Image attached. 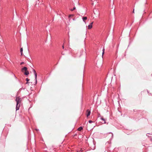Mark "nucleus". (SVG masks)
<instances>
[{
  "mask_svg": "<svg viewBox=\"0 0 152 152\" xmlns=\"http://www.w3.org/2000/svg\"><path fill=\"white\" fill-rule=\"evenodd\" d=\"M15 101L16 102V111L19 110L20 107V104L18 106V104H20L21 101V98H20L19 97H17L15 99Z\"/></svg>",
  "mask_w": 152,
  "mask_h": 152,
  "instance_id": "f257e3e1",
  "label": "nucleus"
},
{
  "mask_svg": "<svg viewBox=\"0 0 152 152\" xmlns=\"http://www.w3.org/2000/svg\"><path fill=\"white\" fill-rule=\"evenodd\" d=\"M95 144L96 142L94 141V140L93 139V140L91 141L88 145L90 148H91V149L94 150L95 149Z\"/></svg>",
  "mask_w": 152,
  "mask_h": 152,
  "instance_id": "f03ea898",
  "label": "nucleus"
},
{
  "mask_svg": "<svg viewBox=\"0 0 152 152\" xmlns=\"http://www.w3.org/2000/svg\"><path fill=\"white\" fill-rule=\"evenodd\" d=\"M34 73V76H35V84H36L37 83V73L36 71L34 69H32Z\"/></svg>",
  "mask_w": 152,
  "mask_h": 152,
  "instance_id": "7ed1b4c3",
  "label": "nucleus"
},
{
  "mask_svg": "<svg viewBox=\"0 0 152 152\" xmlns=\"http://www.w3.org/2000/svg\"><path fill=\"white\" fill-rule=\"evenodd\" d=\"M86 113H87L86 116L88 117L90 115L91 111L89 109H88L87 110Z\"/></svg>",
  "mask_w": 152,
  "mask_h": 152,
  "instance_id": "20e7f679",
  "label": "nucleus"
},
{
  "mask_svg": "<svg viewBox=\"0 0 152 152\" xmlns=\"http://www.w3.org/2000/svg\"><path fill=\"white\" fill-rule=\"evenodd\" d=\"M27 70V68L26 67H24L23 68L21 69V71L22 72H23L24 71H26Z\"/></svg>",
  "mask_w": 152,
  "mask_h": 152,
  "instance_id": "39448f33",
  "label": "nucleus"
},
{
  "mask_svg": "<svg viewBox=\"0 0 152 152\" xmlns=\"http://www.w3.org/2000/svg\"><path fill=\"white\" fill-rule=\"evenodd\" d=\"M93 23V22H92L88 26V29H91L92 28V25Z\"/></svg>",
  "mask_w": 152,
  "mask_h": 152,
  "instance_id": "423d86ee",
  "label": "nucleus"
},
{
  "mask_svg": "<svg viewBox=\"0 0 152 152\" xmlns=\"http://www.w3.org/2000/svg\"><path fill=\"white\" fill-rule=\"evenodd\" d=\"M87 17H84L82 18L83 21L85 23H86L85 20L87 19Z\"/></svg>",
  "mask_w": 152,
  "mask_h": 152,
  "instance_id": "0eeeda50",
  "label": "nucleus"
},
{
  "mask_svg": "<svg viewBox=\"0 0 152 152\" xmlns=\"http://www.w3.org/2000/svg\"><path fill=\"white\" fill-rule=\"evenodd\" d=\"M24 74L26 75H28L29 74V72L27 70V71L25 72L24 73Z\"/></svg>",
  "mask_w": 152,
  "mask_h": 152,
  "instance_id": "6e6552de",
  "label": "nucleus"
},
{
  "mask_svg": "<svg viewBox=\"0 0 152 152\" xmlns=\"http://www.w3.org/2000/svg\"><path fill=\"white\" fill-rule=\"evenodd\" d=\"M83 129V127L82 126H80L77 129V130L80 131Z\"/></svg>",
  "mask_w": 152,
  "mask_h": 152,
  "instance_id": "1a4fd4ad",
  "label": "nucleus"
},
{
  "mask_svg": "<svg viewBox=\"0 0 152 152\" xmlns=\"http://www.w3.org/2000/svg\"><path fill=\"white\" fill-rule=\"evenodd\" d=\"M23 48H21L20 49V52L21 55L22 56L23 54Z\"/></svg>",
  "mask_w": 152,
  "mask_h": 152,
  "instance_id": "9d476101",
  "label": "nucleus"
},
{
  "mask_svg": "<svg viewBox=\"0 0 152 152\" xmlns=\"http://www.w3.org/2000/svg\"><path fill=\"white\" fill-rule=\"evenodd\" d=\"M101 119L104 121V123L105 124L106 123V122H105V119L104 118H101Z\"/></svg>",
  "mask_w": 152,
  "mask_h": 152,
  "instance_id": "9b49d317",
  "label": "nucleus"
},
{
  "mask_svg": "<svg viewBox=\"0 0 152 152\" xmlns=\"http://www.w3.org/2000/svg\"><path fill=\"white\" fill-rule=\"evenodd\" d=\"M76 8L75 7H73V9H71L70 10H71V11H73L74 10H75L76 9Z\"/></svg>",
  "mask_w": 152,
  "mask_h": 152,
  "instance_id": "f8f14e48",
  "label": "nucleus"
},
{
  "mask_svg": "<svg viewBox=\"0 0 152 152\" xmlns=\"http://www.w3.org/2000/svg\"><path fill=\"white\" fill-rule=\"evenodd\" d=\"M104 48H103L102 50V56H103L104 53Z\"/></svg>",
  "mask_w": 152,
  "mask_h": 152,
  "instance_id": "ddd939ff",
  "label": "nucleus"
},
{
  "mask_svg": "<svg viewBox=\"0 0 152 152\" xmlns=\"http://www.w3.org/2000/svg\"><path fill=\"white\" fill-rule=\"evenodd\" d=\"M110 133H111V137L112 138H113V134L112 132H109Z\"/></svg>",
  "mask_w": 152,
  "mask_h": 152,
  "instance_id": "4468645a",
  "label": "nucleus"
},
{
  "mask_svg": "<svg viewBox=\"0 0 152 152\" xmlns=\"http://www.w3.org/2000/svg\"><path fill=\"white\" fill-rule=\"evenodd\" d=\"M88 122L89 123H91L93 122L91 120H89Z\"/></svg>",
  "mask_w": 152,
  "mask_h": 152,
  "instance_id": "2eb2a0df",
  "label": "nucleus"
},
{
  "mask_svg": "<svg viewBox=\"0 0 152 152\" xmlns=\"http://www.w3.org/2000/svg\"><path fill=\"white\" fill-rule=\"evenodd\" d=\"M152 134V133H147V134H146V136H148V137H149V135H148L147 134Z\"/></svg>",
  "mask_w": 152,
  "mask_h": 152,
  "instance_id": "dca6fc26",
  "label": "nucleus"
},
{
  "mask_svg": "<svg viewBox=\"0 0 152 152\" xmlns=\"http://www.w3.org/2000/svg\"><path fill=\"white\" fill-rule=\"evenodd\" d=\"M26 80L27 81V82H28L29 80V79L27 78L26 79Z\"/></svg>",
  "mask_w": 152,
  "mask_h": 152,
  "instance_id": "f3484780",
  "label": "nucleus"
},
{
  "mask_svg": "<svg viewBox=\"0 0 152 152\" xmlns=\"http://www.w3.org/2000/svg\"><path fill=\"white\" fill-rule=\"evenodd\" d=\"M148 94L149 95H152V94L151 93H149L148 91Z\"/></svg>",
  "mask_w": 152,
  "mask_h": 152,
  "instance_id": "a211bd4d",
  "label": "nucleus"
},
{
  "mask_svg": "<svg viewBox=\"0 0 152 152\" xmlns=\"http://www.w3.org/2000/svg\"><path fill=\"white\" fill-rule=\"evenodd\" d=\"M24 64V62H21L20 63V65H22V64Z\"/></svg>",
  "mask_w": 152,
  "mask_h": 152,
  "instance_id": "6ab92c4d",
  "label": "nucleus"
},
{
  "mask_svg": "<svg viewBox=\"0 0 152 152\" xmlns=\"http://www.w3.org/2000/svg\"><path fill=\"white\" fill-rule=\"evenodd\" d=\"M35 130H36V131H39V129H35Z\"/></svg>",
  "mask_w": 152,
  "mask_h": 152,
  "instance_id": "aec40b11",
  "label": "nucleus"
},
{
  "mask_svg": "<svg viewBox=\"0 0 152 152\" xmlns=\"http://www.w3.org/2000/svg\"><path fill=\"white\" fill-rule=\"evenodd\" d=\"M39 2H42V0H40V1H38Z\"/></svg>",
  "mask_w": 152,
  "mask_h": 152,
  "instance_id": "412c9836",
  "label": "nucleus"
},
{
  "mask_svg": "<svg viewBox=\"0 0 152 152\" xmlns=\"http://www.w3.org/2000/svg\"><path fill=\"white\" fill-rule=\"evenodd\" d=\"M29 83V82H26V84H27L28 83Z\"/></svg>",
  "mask_w": 152,
  "mask_h": 152,
  "instance_id": "4be33fe9",
  "label": "nucleus"
},
{
  "mask_svg": "<svg viewBox=\"0 0 152 152\" xmlns=\"http://www.w3.org/2000/svg\"><path fill=\"white\" fill-rule=\"evenodd\" d=\"M14 76H15V78L16 79H17V77H16L15 76V75L14 74Z\"/></svg>",
  "mask_w": 152,
  "mask_h": 152,
  "instance_id": "5701e85b",
  "label": "nucleus"
},
{
  "mask_svg": "<svg viewBox=\"0 0 152 152\" xmlns=\"http://www.w3.org/2000/svg\"><path fill=\"white\" fill-rule=\"evenodd\" d=\"M133 111H134V112H135V111H137V110H134Z\"/></svg>",
  "mask_w": 152,
  "mask_h": 152,
  "instance_id": "b1692460",
  "label": "nucleus"
},
{
  "mask_svg": "<svg viewBox=\"0 0 152 152\" xmlns=\"http://www.w3.org/2000/svg\"><path fill=\"white\" fill-rule=\"evenodd\" d=\"M133 13H134V9H133Z\"/></svg>",
  "mask_w": 152,
  "mask_h": 152,
  "instance_id": "393cba45",
  "label": "nucleus"
},
{
  "mask_svg": "<svg viewBox=\"0 0 152 152\" xmlns=\"http://www.w3.org/2000/svg\"><path fill=\"white\" fill-rule=\"evenodd\" d=\"M96 11H97L98 14H99L98 12L96 10Z\"/></svg>",
  "mask_w": 152,
  "mask_h": 152,
  "instance_id": "a878e982",
  "label": "nucleus"
},
{
  "mask_svg": "<svg viewBox=\"0 0 152 152\" xmlns=\"http://www.w3.org/2000/svg\"><path fill=\"white\" fill-rule=\"evenodd\" d=\"M62 48H63V49H64V45H63V46H62Z\"/></svg>",
  "mask_w": 152,
  "mask_h": 152,
  "instance_id": "bb28decb",
  "label": "nucleus"
},
{
  "mask_svg": "<svg viewBox=\"0 0 152 152\" xmlns=\"http://www.w3.org/2000/svg\"><path fill=\"white\" fill-rule=\"evenodd\" d=\"M31 95V94H30L29 95V96Z\"/></svg>",
  "mask_w": 152,
  "mask_h": 152,
  "instance_id": "cd10ccee",
  "label": "nucleus"
},
{
  "mask_svg": "<svg viewBox=\"0 0 152 152\" xmlns=\"http://www.w3.org/2000/svg\"><path fill=\"white\" fill-rule=\"evenodd\" d=\"M94 14H95V12H94Z\"/></svg>",
  "mask_w": 152,
  "mask_h": 152,
  "instance_id": "c85d7f7f",
  "label": "nucleus"
},
{
  "mask_svg": "<svg viewBox=\"0 0 152 152\" xmlns=\"http://www.w3.org/2000/svg\"><path fill=\"white\" fill-rule=\"evenodd\" d=\"M38 3V2L37 1L36 2V4H37Z\"/></svg>",
  "mask_w": 152,
  "mask_h": 152,
  "instance_id": "c756f323",
  "label": "nucleus"
},
{
  "mask_svg": "<svg viewBox=\"0 0 152 152\" xmlns=\"http://www.w3.org/2000/svg\"><path fill=\"white\" fill-rule=\"evenodd\" d=\"M151 75L152 76V74H151Z\"/></svg>",
  "mask_w": 152,
  "mask_h": 152,
  "instance_id": "7c9ffc66",
  "label": "nucleus"
}]
</instances>
